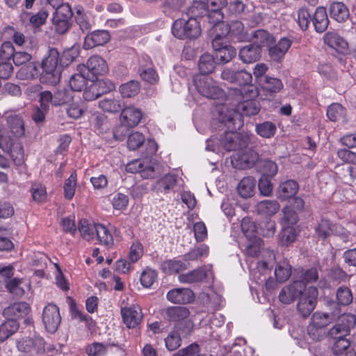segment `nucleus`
Returning a JSON list of instances; mask_svg holds the SVG:
<instances>
[{"instance_id":"f257e3e1","label":"nucleus","mask_w":356,"mask_h":356,"mask_svg":"<svg viewBox=\"0 0 356 356\" xmlns=\"http://www.w3.org/2000/svg\"><path fill=\"white\" fill-rule=\"evenodd\" d=\"M243 91L238 88L229 90L228 99L232 101L233 108L225 104L218 105L214 115L218 120L224 123L229 129H236L241 127V115H257L260 111L259 103L252 99L244 100Z\"/></svg>"},{"instance_id":"f03ea898","label":"nucleus","mask_w":356,"mask_h":356,"mask_svg":"<svg viewBox=\"0 0 356 356\" xmlns=\"http://www.w3.org/2000/svg\"><path fill=\"white\" fill-rule=\"evenodd\" d=\"M24 134V122L20 115L8 117L6 127L0 124V149L8 154L13 163L17 166L22 165L24 158L23 145L17 139Z\"/></svg>"},{"instance_id":"7ed1b4c3","label":"nucleus","mask_w":356,"mask_h":356,"mask_svg":"<svg viewBox=\"0 0 356 356\" xmlns=\"http://www.w3.org/2000/svg\"><path fill=\"white\" fill-rule=\"evenodd\" d=\"M231 129L221 136L220 138L211 137L207 140L206 149L216 153L222 150L227 152L238 151L246 147L249 143L247 135L238 133Z\"/></svg>"},{"instance_id":"20e7f679","label":"nucleus","mask_w":356,"mask_h":356,"mask_svg":"<svg viewBox=\"0 0 356 356\" xmlns=\"http://www.w3.org/2000/svg\"><path fill=\"white\" fill-rule=\"evenodd\" d=\"M200 22L195 17H181L173 23L172 33L176 38L184 39H195L201 35Z\"/></svg>"},{"instance_id":"39448f33","label":"nucleus","mask_w":356,"mask_h":356,"mask_svg":"<svg viewBox=\"0 0 356 356\" xmlns=\"http://www.w3.org/2000/svg\"><path fill=\"white\" fill-rule=\"evenodd\" d=\"M142 118L141 111L134 107L128 106L122 109L120 121L121 124L113 131V137L117 140H123L129 128L134 127L140 121Z\"/></svg>"},{"instance_id":"423d86ee","label":"nucleus","mask_w":356,"mask_h":356,"mask_svg":"<svg viewBox=\"0 0 356 356\" xmlns=\"http://www.w3.org/2000/svg\"><path fill=\"white\" fill-rule=\"evenodd\" d=\"M194 85L198 93L208 99H216L222 95V90L211 77L197 74L193 78Z\"/></svg>"},{"instance_id":"0eeeda50","label":"nucleus","mask_w":356,"mask_h":356,"mask_svg":"<svg viewBox=\"0 0 356 356\" xmlns=\"http://www.w3.org/2000/svg\"><path fill=\"white\" fill-rule=\"evenodd\" d=\"M59 53L55 48H50L47 55L42 61V67L44 74L43 77H47L49 82L56 84L59 81L60 71L58 69Z\"/></svg>"},{"instance_id":"6e6552de","label":"nucleus","mask_w":356,"mask_h":356,"mask_svg":"<svg viewBox=\"0 0 356 356\" xmlns=\"http://www.w3.org/2000/svg\"><path fill=\"white\" fill-rule=\"evenodd\" d=\"M318 296L317 289L314 286H309L299 297L297 311L303 318L308 317L314 309Z\"/></svg>"},{"instance_id":"1a4fd4ad","label":"nucleus","mask_w":356,"mask_h":356,"mask_svg":"<svg viewBox=\"0 0 356 356\" xmlns=\"http://www.w3.org/2000/svg\"><path fill=\"white\" fill-rule=\"evenodd\" d=\"M333 321V315L319 312H315L307 326V332L314 340H319L321 332L327 325Z\"/></svg>"},{"instance_id":"9d476101","label":"nucleus","mask_w":356,"mask_h":356,"mask_svg":"<svg viewBox=\"0 0 356 356\" xmlns=\"http://www.w3.org/2000/svg\"><path fill=\"white\" fill-rule=\"evenodd\" d=\"M73 99L72 93L66 88L56 90L54 93L49 90L40 92V102L42 105L51 104L54 106H60L70 103Z\"/></svg>"},{"instance_id":"9b49d317","label":"nucleus","mask_w":356,"mask_h":356,"mask_svg":"<svg viewBox=\"0 0 356 356\" xmlns=\"http://www.w3.org/2000/svg\"><path fill=\"white\" fill-rule=\"evenodd\" d=\"M306 289L302 282L294 281L282 289L279 300L283 304L289 305L299 298Z\"/></svg>"},{"instance_id":"f8f14e48","label":"nucleus","mask_w":356,"mask_h":356,"mask_svg":"<svg viewBox=\"0 0 356 356\" xmlns=\"http://www.w3.org/2000/svg\"><path fill=\"white\" fill-rule=\"evenodd\" d=\"M42 321L46 330L51 333L55 332L60 323L61 317L58 307L54 304H48L42 313Z\"/></svg>"},{"instance_id":"ddd939ff","label":"nucleus","mask_w":356,"mask_h":356,"mask_svg":"<svg viewBox=\"0 0 356 356\" xmlns=\"http://www.w3.org/2000/svg\"><path fill=\"white\" fill-rule=\"evenodd\" d=\"M17 349L23 353H42L44 350V341L40 337L23 338L17 341Z\"/></svg>"},{"instance_id":"4468645a","label":"nucleus","mask_w":356,"mask_h":356,"mask_svg":"<svg viewBox=\"0 0 356 356\" xmlns=\"http://www.w3.org/2000/svg\"><path fill=\"white\" fill-rule=\"evenodd\" d=\"M259 160V154L253 149H248L242 154H235L232 156L233 167L238 169H245L255 164Z\"/></svg>"},{"instance_id":"2eb2a0df","label":"nucleus","mask_w":356,"mask_h":356,"mask_svg":"<svg viewBox=\"0 0 356 356\" xmlns=\"http://www.w3.org/2000/svg\"><path fill=\"white\" fill-rule=\"evenodd\" d=\"M121 315L124 323L129 328L136 327L143 319L142 310L138 305L122 308Z\"/></svg>"},{"instance_id":"dca6fc26","label":"nucleus","mask_w":356,"mask_h":356,"mask_svg":"<svg viewBox=\"0 0 356 356\" xmlns=\"http://www.w3.org/2000/svg\"><path fill=\"white\" fill-rule=\"evenodd\" d=\"M213 275L211 267H202L188 272L186 273L180 274L178 280L180 282L184 284H193L202 282L204 278Z\"/></svg>"},{"instance_id":"f3484780","label":"nucleus","mask_w":356,"mask_h":356,"mask_svg":"<svg viewBox=\"0 0 356 356\" xmlns=\"http://www.w3.org/2000/svg\"><path fill=\"white\" fill-rule=\"evenodd\" d=\"M111 40V35L108 31L97 30L88 34L85 37L83 48L92 49L95 47L102 46Z\"/></svg>"},{"instance_id":"a211bd4d","label":"nucleus","mask_w":356,"mask_h":356,"mask_svg":"<svg viewBox=\"0 0 356 356\" xmlns=\"http://www.w3.org/2000/svg\"><path fill=\"white\" fill-rule=\"evenodd\" d=\"M299 190L298 184L292 179L282 181L276 191L277 197L280 201H286L293 198Z\"/></svg>"},{"instance_id":"6ab92c4d","label":"nucleus","mask_w":356,"mask_h":356,"mask_svg":"<svg viewBox=\"0 0 356 356\" xmlns=\"http://www.w3.org/2000/svg\"><path fill=\"white\" fill-rule=\"evenodd\" d=\"M125 169L128 172H138L140 174V176L145 179H149L154 177V168L147 163L145 164L144 161L140 159H136L129 162L127 164Z\"/></svg>"},{"instance_id":"aec40b11","label":"nucleus","mask_w":356,"mask_h":356,"mask_svg":"<svg viewBox=\"0 0 356 356\" xmlns=\"http://www.w3.org/2000/svg\"><path fill=\"white\" fill-rule=\"evenodd\" d=\"M166 297L170 302L175 304H187L194 299L193 291L186 288L173 289L167 293Z\"/></svg>"},{"instance_id":"412c9836","label":"nucleus","mask_w":356,"mask_h":356,"mask_svg":"<svg viewBox=\"0 0 356 356\" xmlns=\"http://www.w3.org/2000/svg\"><path fill=\"white\" fill-rule=\"evenodd\" d=\"M261 52L259 44H248L240 49L239 58L244 63H252L259 59Z\"/></svg>"},{"instance_id":"4be33fe9","label":"nucleus","mask_w":356,"mask_h":356,"mask_svg":"<svg viewBox=\"0 0 356 356\" xmlns=\"http://www.w3.org/2000/svg\"><path fill=\"white\" fill-rule=\"evenodd\" d=\"M86 67L95 76L104 75L108 71L106 60L97 55L92 56L88 60Z\"/></svg>"},{"instance_id":"5701e85b","label":"nucleus","mask_w":356,"mask_h":356,"mask_svg":"<svg viewBox=\"0 0 356 356\" xmlns=\"http://www.w3.org/2000/svg\"><path fill=\"white\" fill-rule=\"evenodd\" d=\"M292 41L288 38H282L274 46L269 48V56L275 61H280L289 49L291 47Z\"/></svg>"},{"instance_id":"b1692460","label":"nucleus","mask_w":356,"mask_h":356,"mask_svg":"<svg viewBox=\"0 0 356 356\" xmlns=\"http://www.w3.org/2000/svg\"><path fill=\"white\" fill-rule=\"evenodd\" d=\"M323 40L327 45L338 52L343 53L348 49V42L337 33H326Z\"/></svg>"},{"instance_id":"393cba45","label":"nucleus","mask_w":356,"mask_h":356,"mask_svg":"<svg viewBox=\"0 0 356 356\" xmlns=\"http://www.w3.org/2000/svg\"><path fill=\"white\" fill-rule=\"evenodd\" d=\"M186 325L187 327V331L186 332L181 331V333H178L177 331H173L165 338V346L169 350H175L181 346V335L186 337L192 332L191 322L186 321Z\"/></svg>"},{"instance_id":"a878e982","label":"nucleus","mask_w":356,"mask_h":356,"mask_svg":"<svg viewBox=\"0 0 356 356\" xmlns=\"http://www.w3.org/2000/svg\"><path fill=\"white\" fill-rule=\"evenodd\" d=\"M315 30L318 33L324 32L328 26L329 19L325 8L318 7L312 17Z\"/></svg>"},{"instance_id":"bb28decb","label":"nucleus","mask_w":356,"mask_h":356,"mask_svg":"<svg viewBox=\"0 0 356 356\" xmlns=\"http://www.w3.org/2000/svg\"><path fill=\"white\" fill-rule=\"evenodd\" d=\"M330 17L339 22H345L350 15L349 10L342 2H334L330 6Z\"/></svg>"},{"instance_id":"cd10ccee","label":"nucleus","mask_w":356,"mask_h":356,"mask_svg":"<svg viewBox=\"0 0 356 356\" xmlns=\"http://www.w3.org/2000/svg\"><path fill=\"white\" fill-rule=\"evenodd\" d=\"M188 265L181 260L169 259L161 263V269L164 273L171 275L186 270Z\"/></svg>"},{"instance_id":"c85d7f7f","label":"nucleus","mask_w":356,"mask_h":356,"mask_svg":"<svg viewBox=\"0 0 356 356\" xmlns=\"http://www.w3.org/2000/svg\"><path fill=\"white\" fill-rule=\"evenodd\" d=\"M30 307L25 302H16L6 307L3 314L10 318H19L28 314Z\"/></svg>"},{"instance_id":"c756f323","label":"nucleus","mask_w":356,"mask_h":356,"mask_svg":"<svg viewBox=\"0 0 356 356\" xmlns=\"http://www.w3.org/2000/svg\"><path fill=\"white\" fill-rule=\"evenodd\" d=\"M256 180L252 177H246L241 180L237 186L238 194L243 198L252 197L255 191Z\"/></svg>"},{"instance_id":"7c9ffc66","label":"nucleus","mask_w":356,"mask_h":356,"mask_svg":"<svg viewBox=\"0 0 356 356\" xmlns=\"http://www.w3.org/2000/svg\"><path fill=\"white\" fill-rule=\"evenodd\" d=\"M327 117L332 122H347L346 109L339 103H333L327 107Z\"/></svg>"},{"instance_id":"2f4dec72","label":"nucleus","mask_w":356,"mask_h":356,"mask_svg":"<svg viewBox=\"0 0 356 356\" xmlns=\"http://www.w3.org/2000/svg\"><path fill=\"white\" fill-rule=\"evenodd\" d=\"M280 204L276 200H266L259 202L257 206V211L259 213L264 216H273L280 209Z\"/></svg>"},{"instance_id":"473e14b6","label":"nucleus","mask_w":356,"mask_h":356,"mask_svg":"<svg viewBox=\"0 0 356 356\" xmlns=\"http://www.w3.org/2000/svg\"><path fill=\"white\" fill-rule=\"evenodd\" d=\"M216 63V61L212 55L208 53L202 54L198 62V67L201 73L200 74L206 75L211 73L215 68Z\"/></svg>"},{"instance_id":"72a5a7b5","label":"nucleus","mask_w":356,"mask_h":356,"mask_svg":"<svg viewBox=\"0 0 356 356\" xmlns=\"http://www.w3.org/2000/svg\"><path fill=\"white\" fill-rule=\"evenodd\" d=\"M263 89L270 93L279 92L283 88L282 81L277 78L265 76L263 80H259Z\"/></svg>"},{"instance_id":"f704fd0d","label":"nucleus","mask_w":356,"mask_h":356,"mask_svg":"<svg viewBox=\"0 0 356 356\" xmlns=\"http://www.w3.org/2000/svg\"><path fill=\"white\" fill-rule=\"evenodd\" d=\"M291 275V265L286 260H283L277 264L275 268V275L280 282L286 281Z\"/></svg>"},{"instance_id":"c9c22d12","label":"nucleus","mask_w":356,"mask_h":356,"mask_svg":"<svg viewBox=\"0 0 356 356\" xmlns=\"http://www.w3.org/2000/svg\"><path fill=\"white\" fill-rule=\"evenodd\" d=\"M78 229L85 240L90 241L95 238L97 224H90L86 220H81Z\"/></svg>"},{"instance_id":"e433bc0d","label":"nucleus","mask_w":356,"mask_h":356,"mask_svg":"<svg viewBox=\"0 0 356 356\" xmlns=\"http://www.w3.org/2000/svg\"><path fill=\"white\" fill-rule=\"evenodd\" d=\"M19 329V324L15 320H8L0 325V342H3L15 333Z\"/></svg>"},{"instance_id":"4c0bfd02","label":"nucleus","mask_w":356,"mask_h":356,"mask_svg":"<svg viewBox=\"0 0 356 356\" xmlns=\"http://www.w3.org/2000/svg\"><path fill=\"white\" fill-rule=\"evenodd\" d=\"M95 238H97L100 243L108 247L113 244V236L110 231L107 227L101 224H97Z\"/></svg>"},{"instance_id":"58836bf2","label":"nucleus","mask_w":356,"mask_h":356,"mask_svg":"<svg viewBox=\"0 0 356 356\" xmlns=\"http://www.w3.org/2000/svg\"><path fill=\"white\" fill-rule=\"evenodd\" d=\"M166 315L170 321H179L186 319L189 312L184 307H170L167 309Z\"/></svg>"},{"instance_id":"ea45409f","label":"nucleus","mask_w":356,"mask_h":356,"mask_svg":"<svg viewBox=\"0 0 356 356\" xmlns=\"http://www.w3.org/2000/svg\"><path fill=\"white\" fill-rule=\"evenodd\" d=\"M140 89V83L137 81H130L120 86V92L123 97L130 98L136 95Z\"/></svg>"},{"instance_id":"a19ab883","label":"nucleus","mask_w":356,"mask_h":356,"mask_svg":"<svg viewBox=\"0 0 356 356\" xmlns=\"http://www.w3.org/2000/svg\"><path fill=\"white\" fill-rule=\"evenodd\" d=\"M236 54V51L234 47L225 45V47L216 52L215 60L216 63H226L229 62Z\"/></svg>"},{"instance_id":"79ce46f5","label":"nucleus","mask_w":356,"mask_h":356,"mask_svg":"<svg viewBox=\"0 0 356 356\" xmlns=\"http://www.w3.org/2000/svg\"><path fill=\"white\" fill-rule=\"evenodd\" d=\"M70 309L71 316L73 319L79 320L81 322H85L86 325L88 327L89 330H92L95 327V323L92 318L81 312L77 308L74 302L71 303Z\"/></svg>"},{"instance_id":"37998d69","label":"nucleus","mask_w":356,"mask_h":356,"mask_svg":"<svg viewBox=\"0 0 356 356\" xmlns=\"http://www.w3.org/2000/svg\"><path fill=\"white\" fill-rule=\"evenodd\" d=\"M120 100L115 99H104L99 102V108L105 112L115 113L122 108Z\"/></svg>"},{"instance_id":"c03bdc74","label":"nucleus","mask_w":356,"mask_h":356,"mask_svg":"<svg viewBox=\"0 0 356 356\" xmlns=\"http://www.w3.org/2000/svg\"><path fill=\"white\" fill-rule=\"evenodd\" d=\"M176 182L177 179L174 175H166L158 180L155 187L158 191L165 193L175 186Z\"/></svg>"},{"instance_id":"a18cd8bd","label":"nucleus","mask_w":356,"mask_h":356,"mask_svg":"<svg viewBox=\"0 0 356 356\" xmlns=\"http://www.w3.org/2000/svg\"><path fill=\"white\" fill-rule=\"evenodd\" d=\"M76 181L77 176L76 173L74 172L65 180L63 186L64 197L65 199L70 200L73 198L75 194Z\"/></svg>"},{"instance_id":"49530a36","label":"nucleus","mask_w":356,"mask_h":356,"mask_svg":"<svg viewBox=\"0 0 356 356\" xmlns=\"http://www.w3.org/2000/svg\"><path fill=\"white\" fill-rule=\"evenodd\" d=\"M209 10L205 1H195L188 8V17L197 18L204 17Z\"/></svg>"},{"instance_id":"de8ad7c7","label":"nucleus","mask_w":356,"mask_h":356,"mask_svg":"<svg viewBox=\"0 0 356 356\" xmlns=\"http://www.w3.org/2000/svg\"><path fill=\"white\" fill-rule=\"evenodd\" d=\"M277 128L271 122H264L256 126L257 133L263 138H272L276 132Z\"/></svg>"},{"instance_id":"09e8293b","label":"nucleus","mask_w":356,"mask_h":356,"mask_svg":"<svg viewBox=\"0 0 356 356\" xmlns=\"http://www.w3.org/2000/svg\"><path fill=\"white\" fill-rule=\"evenodd\" d=\"M241 229L248 240L254 239L258 237L257 234L259 233V229L255 223L250 218H243L241 222Z\"/></svg>"},{"instance_id":"8fccbe9b","label":"nucleus","mask_w":356,"mask_h":356,"mask_svg":"<svg viewBox=\"0 0 356 356\" xmlns=\"http://www.w3.org/2000/svg\"><path fill=\"white\" fill-rule=\"evenodd\" d=\"M229 35L234 37L238 40H243L246 39L248 34L245 31L243 23L240 21L232 22L229 24Z\"/></svg>"},{"instance_id":"3c124183","label":"nucleus","mask_w":356,"mask_h":356,"mask_svg":"<svg viewBox=\"0 0 356 356\" xmlns=\"http://www.w3.org/2000/svg\"><path fill=\"white\" fill-rule=\"evenodd\" d=\"M280 243L283 245H289L296 238V230L293 226L286 225L279 234Z\"/></svg>"},{"instance_id":"603ef678","label":"nucleus","mask_w":356,"mask_h":356,"mask_svg":"<svg viewBox=\"0 0 356 356\" xmlns=\"http://www.w3.org/2000/svg\"><path fill=\"white\" fill-rule=\"evenodd\" d=\"M141 79L150 83L156 84L159 83V76L154 68L152 67H141L140 69Z\"/></svg>"},{"instance_id":"864d4df0","label":"nucleus","mask_w":356,"mask_h":356,"mask_svg":"<svg viewBox=\"0 0 356 356\" xmlns=\"http://www.w3.org/2000/svg\"><path fill=\"white\" fill-rule=\"evenodd\" d=\"M262 245L263 241L259 237H255L254 239L248 240L244 252L250 257H257L260 252Z\"/></svg>"},{"instance_id":"5fc2aeb1","label":"nucleus","mask_w":356,"mask_h":356,"mask_svg":"<svg viewBox=\"0 0 356 356\" xmlns=\"http://www.w3.org/2000/svg\"><path fill=\"white\" fill-rule=\"evenodd\" d=\"M83 97L86 101H93L101 96L97 85L95 81H89L85 86Z\"/></svg>"},{"instance_id":"6e6d98bb","label":"nucleus","mask_w":356,"mask_h":356,"mask_svg":"<svg viewBox=\"0 0 356 356\" xmlns=\"http://www.w3.org/2000/svg\"><path fill=\"white\" fill-rule=\"evenodd\" d=\"M33 200L37 202H43L47 199L46 187L41 184H33L31 188Z\"/></svg>"},{"instance_id":"4d7b16f0","label":"nucleus","mask_w":356,"mask_h":356,"mask_svg":"<svg viewBox=\"0 0 356 356\" xmlns=\"http://www.w3.org/2000/svg\"><path fill=\"white\" fill-rule=\"evenodd\" d=\"M337 302L341 305H348L353 302V295L347 286H341L337 291Z\"/></svg>"},{"instance_id":"13d9d810","label":"nucleus","mask_w":356,"mask_h":356,"mask_svg":"<svg viewBox=\"0 0 356 356\" xmlns=\"http://www.w3.org/2000/svg\"><path fill=\"white\" fill-rule=\"evenodd\" d=\"M37 74L35 64L29 62L23 66L18 72V76L21 79H33Z\"/></svg>"},{"instance_id":"bf43d9fd","label":"nucleus","mask_w":356,"mask_h":356,"mask_svg":"<svg viewBox=\"0 0 356 356\" xmlns=\"http://www.w3.org/2000/svg\"><path fill=\"white\" fill-rule=\"evenodd\" d=\"M107 350V346L99 342H94L86 348V353L89 356H105Z\"/></svg>"},{"instance_id":"052dcab7","label":"nucleus","mask_w":356,"mask_h":356,"mask_svg":"<svg viewBox=\"0 0 356 356\" xmlns=\"http://www.w3.org/2000/svg\"><path fill=\"white\" fill-rule=\"evenodd\" d=\"M337 323L344 329L347 330V332L349 334L351 329H353L356 325V316L351 314H343L340 316L338 318Z\"/></svg>"},{"instance_id":"680f3d73","label":"nucleus","mask_w":356,"mask_h":356,"mask_svg":"<svg viewBox=\"0 0 356 356\" xmlns=\"http://www.w3.org/2000/svg\"><path fill=\"white\" fill-rule=\"evenodd\" d=\"M88 81L81 74H75L70 80V86L72 90L79 92L88 85Z\"/></svg>"},{"instance_id":"e2e57ef3","label":"nucleus","mask_w":356,"mask_h":356,"mask_svg":"<svg viewBox=\"0 0 356 356\" xmlns=\"http://www.w3.org/2000/svg\"><path fill=\"white\" fill-rule=\"evenodd\" d=\"M229 24L223 22L222 23L217 24L216 26H212L209 30V35L210 37H220L225 38L227 35H229Z\"/></svg>"},{"instance_id":"0e129e2a","label":"nucleus","mask_w":356,"mask_h":356,"mask_svg":"<svg viewBox=\"0 0 356 356\" xmlns=\"http://www.w3.org/2000/svg\"><path fill=\"white\" fill-rule=\"evenodd\" d=\"M209 254V248L203 244L191 250L185 255L186 260H196L201 257H206Z\"/></svg>"},{"instance_id":"69168bd1","label":"nucleus","mask_w":356,"mask_h":356,"mask_svg":"<svg viewBox=\"0 0 356 356\" xmlns=\"http://www.w3.org/2000/svg\"><path fill=\"white\" fill-rule=\"evenodd\" d=\"M332 232L330 222L326 219H322L316 228V234L321 238H326Z\"/></svg>"},{"instance_id":"338daca9","label":"nucleus","mask_w":356,"mask_h":356,"mask_svg":"<svg viewBox=\"0 0 356 356\" xmlns=\"http://www.w3.org/2000/svg\"><path fill=\"white\" fill-rule=\"evenodd\" d=\"M145 136L139 132H134L129 135L127 145L130 149L135 150L139 148L145 142Z\"/></svg>"},{"instance_id":"774afa93","label":"nucleus","mask_w":356,"mask_h":356,"mask_svg":"<svg viewBox=\"0 0 356 356\" xmlns=\"http://www.w3.org/2000/svg\"><path fill=\"white\" fill-rule=\"evenodd\" d=\"M199 352H200V346L196 343H193L186 348L180 349L172 356H197Z\"/></svg>"}]
</instances>
